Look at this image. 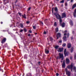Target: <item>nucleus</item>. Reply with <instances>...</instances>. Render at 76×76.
Here are the masks:
<instances>
[{
    "mask_svg": "<svg viewBox=\"0 0 76 76\" xmlns=\"http://www.w3.org/2000/svg\"><path fill=\"white\" fill-rule=\"evenodd\" d=\"M24 76V75H23V76Z\"/></svg>",
    "mask_w": 76,
    "mask_h": 76,
    "instance_id": "nucleus-53",
    "label": "nucleus"
},
{
    "mask_svg": "<svg viewBox=\"0 0 76 76\" xmlns=\"http://www.w3.org/2000/svg\"><path fill=\"white\" fill-rule=\"evenodd\" d=\"M66 16V14L65 13H63L62 14V18H65Z\"/></svg>",
    "mask_w": 76,
    "mask_h": 76,
    "instance_id": "nucleus-10",
    "label": "nucleus"
},
{
    "mask_svg": "<svg viewBox=\"0 0 76 76\" xmlns=\"http://www.w3.org/2000/svg\"><path fill=\"white\" fill-rule=\"evenodd\" d=\"M27 76H31V74H27Z\"/></svg>",
    "mask_w": 76,
    "mask_h": 76,
    "instance_id": "nucleus-24",
    "label": "nucleus"
},
{
    "mask_svg": "<svg viewBox=\"0 0 76 76\" xmlns=\"http://www.w3.org/2000/svg\"><path fill=\"white\" fill-rule=\"evenodd\" d=\"M73 51V48H72L71 49V52L72 53Z\"/></svg>",
    "mask_w": 76,
    "mask_h": 76,
    "instance_id": "nucleus-20",
    "label": "nucleus"
},
{
    "mask_svg": "<svg viewBox=\"0 0 76 76\" xmlns=\"http://www.w3.org/2000/svg\"><path fill=\"white\" fill-rule=\"evenodd\" d=\"M65 71L66 72V74L68 76H71L70 72L67 70V68L65 69Z\"/></svg>",
    "mask_w": 76,
    "mask_h": 76,
    "instance_id": "nucleus-5",
    "label": "nucleus"
},
{
    "mask_svg": "<svg viewBox=\"0 0 76 76\" xmlns=\"http://www.w3.org/2000/svg\"><path fill=\"white\" fill-rule=\"evenodd\" d=\"M76 7V4H74L73 6H72V9H73L75 7Z\"/></svg>",
    "mask_w": 76,
    "mask_h": 76,
    "instance_id": "nucleus-18",
    "label": "nucleus"
},
{
    "mask_svg": "<svg viewBox=\"0 0 76 76\" xmlns=\"http://www.w3.org/2000/svg\"><path fill=\"white\" fill-rule=\"evenodd\" d=\"M66 44L65 43H64L62 44V46L63 47H65L66 46Z\"/></svg>",
    "mask_w": 76,
    "mask_h": 76,
    "instance_id": "nucleus-22",
    "label": "nucleus"
},
{
    "mask_svg": "<svg viewBox=\"0 0 76 76\" xmlns=\"http://www.w3.org/2000/svg\"><path fill=\"white\" fill-rule=\"evenodd\" d=\"M68 68V69H71V71L72 72V70H73V69L74 70V72H76V68L74 66H73V65H72V64L71 65H69L68 66H67Z\"/></svg>",
    "mask_w": 76,
    "mask_h": 76,
    "instance_id": "nucleus-3",
    "label": "nucleus"
},
{
    "mask_svg": "<svg viewBox=\"0 0 76 76\" xmlns=\"http://www.w3.org/2000/svg\"><path fill=\"white\" fill-rule=\"evenodd\" d=\"M6 38H5L2 41L1 43H4V42H5L6 41Z\"/></svg>",
    "mask_w": 76,
    "mask_h": 76,
    "instance_id": "nucleus-15",
    "label": "nucleus"
},
{
    "mask_svg": "<svg viewBox=\"0 0 76 76\" xmlns=\"http://www.w3.org/2000/svg\"><path fill=\"white\" fill-rule=\"evenodd\" d=\"M67 0V1H69V0Z\"/></svg>",
    "mask_w": 76,
    "mask_h": 76,
    "instance_id": "nucleus-51",
    "label": "nucleus"
},
{
    "mask_svg": "<svg viewBox=\"0 0 76 76\" xmlns=\"http://www.w3.org/2000/svg\"><path fill=\"white\" fill-rule=\"evenodd\" d=\"M72 57H70V59H71V60H72Z\"/></svg>",
    "mask_w": 76,
    "mask_h": 76,
    "instance_id": "nucleus-42",
    "label": "nucleus"
},
{
    "mask_svg": "<svg viewBox=\"0 0 76 76\" xmlns=\"http://www.w3.org/2000/svg\"><path fill=\"white\" fill-rule=\"evenodd\" d=\"M69 24L71 26H73V21H72V20H70V21L69 22Z\"/></svg>",
    "mask_w": 76,
    "mask_h": 76,
    "instance_id": "nucleus-12",
    "label": "nucleus"
},
{
    "mask_svg": "<svg viewBox=\"0 0 76 76\" xmlns=\"http://www.w3.org/2000/svg\"><path fill=\"white\" fill-rule=\"evenodd\" d=\"M56 75L57 76H58V73H57L56 74Z\"/></svg>",
    "mask_w": 76,
    "mask_h": 76,
    "instance_id": "nucleus-39",
    "label": "nucleus"
},
{
    "mask_svg": "<svg viewBox=\"0 0 76 76\" xmlns=\"http://www.w3.org/2000/svg\"><path fill=\"white\" fill-rule=\"evenodd\" d=\"M1 24H3V22H1Z\"/></svg>",
    "mask_w": 76,
    "mask_h": 76,
    "instance_id": "nucleus-45",
    "label": "nucleus"
},
{
    "mask_svg": "<svg viewBox=\"0 0 76 76\" xmlns=\"http://www.w3.org/2000/svg\"><path fill=\"white\" fill-rule=\"evenodd\" d=\"M40 23L41 24H42V25H43V23L42 22V21H40Z\"/></svg>",
    "mask_w": 76,
    "mask_h": 76,
    "instance_id": "nucleus-29",
    "label": "nucleus"
},
{
    "mask_svg": "<svg viewBox=\"0 0 76 76\" xmlns=\"http://www.w3.org/2000/svg\"><path fill=\"white\" fill-rule=\"evenodd\" d=\"M24 31L25 32H26V29H24Z\"/></svg>",
    "mask_w": 76,
    "mask_h": 76,
    "instance_id": "nucleus-36",
    "label": "nucleus"
},
{
    "mask_svg": "<svg viewBox=\"0 0 76 76\" xmlns=\"http://www.w3.org/2000/svg\"><path fill=\"white\" fill-rule=\"evenodd\" d=\"M60 3H64V0H62V1H61L60 2Z\"/></svg>",
    "mask_w": 76,
    "mask_h": 76,
    "instance_id": "nucleus-27",
    "label": "nucleus"
},
{
    "mask_svg": "<svg viewBox=\"0 0 76 76\" xmlns=\"http://www.w3.org/2000/svg\"><path fill=\"white\" fill-rule=\"evenodd\" d=\"M64 37L63 38V40L64 41H67V37L68 38H69V33H67V31L65 30L64 32Z\"/></svg>",
    "mask_w": 76,
    "mask_h": 76,
    "instance_id": "nucleus-2",
    "label": "nucleus"
},
{
    "mask_svg": "<svg viewBox=\"0 0 76 76\" xmlns=\"http://www.w3.org/2000/svg\"><path fill=\"white\" fill-rule=\"evenodd\" d=\"M71 44L68 43V44L67 45V47L68 48H70V47H71Z\"/></svg>",
    "mask_w": 76,
    "mask_h": 76,
    "instance_id": "nucleus-11",
    "label": "nucleus"
},
{
    "mask_svg": "<svg viewBox=\"0 0 76 76\" xmlns=\"http://www.w3.org/2000/svg\"><path fill=\"white\" fill-rule=\"evenodd\" d=\"M29 32L30 33H32V31H31V30H29Z\"/></svg>",
    "mask_w": 76,
    "mask_h": 76,
    "instance_id": "nucleus-37",
    "label": "nucleus"
},
{
    "mask_svg": "<svg viewBox=\"0 0 76 76\" xmlns=\"http://www.w3.org/2000/svg\"><path fill=\"white\" fill-rule=\"evenodd\" d=\"M23 18H25V19H26V15L25 14H24V15H22Z\"/></svg>",
    "mask_w": 76,
    "mask_h": 76,
    "instance_id": "nucleus-17",
    "label": "nucleus"
},
{
    "mask_svg": "<svg viewBox=\"0 0 76 76\" xmlns=\"http://www.w3.org/2000/svg\"><path fill=\"white\" fill-rule=\"evenodd\" d=\"M17 0H16V2H17Z\"/></svg>",
    "mask_w": 76,
    "mask_h": 76,
    "instance_id": "nucleus-52",
    "label": "nucleus"
},
{
    "mask_svg": "<svg viewBox=\"0 0 76 76\" xmlns=\"http://www.w3.org/2000/svg\"><path fill=\"white\" fill-rule=\"evenodd\" d=\"M55 31H56V32H57L58 31V28H56Z\"/></svg>",
    "mask_w": 76,
    "mask_h": 76,
    "instance_id": "nucleus-19",
    "label": "nucleus"
},
{
    "mask_svg": "<svg viewBox=\"0 0 76 76\" xmlns=\"http://www.w3.org/2000/svg\"><path fill=\"white\" fill-rule=\"evenodd\" d=\"M54 8H53L52 9V13H53V10H54Z\"/></svg>",
    "mask_w": 76,
    "mask_h": 76,
    "instance_id": "nucleus-31",
    "label": "nucleus"
},
{
    "mask_svg": "<svg viewBox=\"0 0 76 76\" xmlns=\"http://www.w3.org/2000/svg\"><path fill=\"white\" fill-rule=\"evenodd\" d=\"M62 67H65V63L64 62V61L62 64Z\"/></svg>",
    "mask_w": 76,
    "mask_h": 76,
    "instance_id": "nucleus-16",
    "label": "nucleus"
},
{
    "mask_svg": "<svg viewBox=\"0 0 76 76\" xmlns=\"http://www.w3.org/2000/svg\"><path fill=\"white\" fill-rule=\"evenodd\" d=\"M20 31L21 32H23V30H21Z\"/></svg>",
    "mask_w": 76,
    "mask_h": 76,
    "instance_id": "nucleus-40",
    "label": "nucleus"
},
{
    "mask_svg": "<svg viewBox=\"0 0 76 76\" xmlns=\"http://www.w3.org/2000/svg\"><path fill=\"white\" fill-rule=\"evenodd\" d=\"M50 41H52L53 40V38L51 37H50Z\"/></svg>",
    "mask_w": 76,
    "mask_h": 76,
    "instance_id": "nucleus-28",
    "label": "nucleus"
},
{
    "mask_svg": "<svg viewBox=\"0 0 76 76\" xmlns=\"http://www.w3.org/2000/svg\"><path fill=\"white\" fill-rule=\"evenodd\" d=\"M44 34H46L47 32H45V31H44Z\"/></svg>",
    "mask_w": 76,
    "mask_h": 76,
    "instance_id": "nucleus-33",
    "label": "nucleus"
},
{
    "mask_svg": "<svg viewBox=\"0 0 76 76\" xmlns=\"http://www.w3.org/2000/svg\"><path fill=\"white\" fill-rule=\"evenodd\" d=\"M69 54V52L66 51V49H65L64 50V54L65 56H66Z\"/></svg>",
    "mask_w": 76,
    "mask_h": 76,
    "instance_id": "nucleus-6",
    "label": "nucleus"
},
{
    "mask_svg": "<svg viewBox=\"0 0 76 76\" xmlns=\"http://www.w3.org/2000/svg\"><path fill=\"white\" fill-rule=\"evenodd\" d=\"M33 28H34V29H35V28H36V27H35V26H33Z\"/></svg>",
    "mask_w": 76,
    "mask_h": 76,
    "instance_id": "nucleus-34",
    "label": "nucleus"
},
{
    "mask_svg": "<svg viewBox=\"0 0 76 76\" xmlns=\"http://www.w3.org/2000/svg\"><path fill=\"white\" fill-rule=\"evenodd\" d=\"M67 4L66 3H65V6H67Z\"/></svg>",
    "mask_w": 76,
    "mask_h": 76,
    "instance_id": "nucleus-35",
    "label": "nucleus"
},
{
    "mask_svg": "<svg viewBox=\"0 0 76 76\" xmlns=\"http://www.w3.org/2000/svg\"><path fill=\"white\" fill-rule=\"evenodd\" d=\"M35 35H37V33H35Z\"/></svg>",
    "mask_w": 76,
    "mask_h": 76,
    "instance_id": "nucleus-46",
    "label": "nucleus"
},
{
    "mask_svg": "<svg viewBox=\"0 0 76 76\" xmlns=\"http://www.w3.org/2000/svg\"><path fill=\"white\" fill-rule=\"evenodd\" d=\"M55 12H57V11H58V10H57V8L55 7Z\"/></svg>",
    "mask_w": 76,
    "mask_h": 76,
    "instance_id": "nucleus-21",
    "label": "nucleus"
},
{
    "mask_svg": "<svg viewBox=\"0 0 76 76\" xmlns=\"http://www.w3.org/2000/svg\"><path fill=\"white\" fill-rule=\"evenodd\" d=\"M28 35V36H31V34H29Z\"/></svg>",
    "mask_w": 76,
    "mask_h": 76,
    "instance_id": "nucleus-43",
    "label": "nucleus"
},
{
    "mask_svg": "<svg viewBox=\"0 0 76 76\" xmlns=\"http://www.w3.org/2000/svg\"><path fill=\"white\" fill-rule=\"evenodd\" d=\"M74 58L75 59H76V54L75 55Z\"/></svg>",
    "mask_w": 76,
    "mask_h": 76,
    "instance_id": "nucleus-30",
    "label": "nucleus"
},
{
    "mask_svg": "<svg viewBox=\"0 0 76 76\" xmlns=\"http://www.w3.org/2000/svg\"><path fill=\"white\" fill-rule=\"evenodd\" d=\"M27 0V1H28V0Z\"/></svg>",
    "mask_w": 76,
    "mask_h": 76,
    "instance_id": "nucleus-57",
    "label": "nucleus"
},
{
    "mask_svg": "<svg viewBox=\"0 0 76 76\" xmlns=\"http://www.w3.org/2000/svg\"><path fill=\"white\" fill-rule=\"evenodd\" d=\"M46 20H47V19H46Z\"/></svg>",
    "mask_w": 76,
    "mask_h": 76,
    "instance_id": "nucleus-56",
    "label": "nucleus"
},
{
    "mask_svg": "<svg viewBox=\"0 0 76 76\" xmlns=\"http://www.w3.org/2000/svg\"><path fill=\"white\" fill-rule=\"evenodd\" d=\"M54 25L55 26H57V23L56 22H55L54 23Z\"/></svg>",
    "mask_w": 76,
    "mask_h": 76,
    "instance_id": "nucleus-23",
    "label": "nucleus"
},
{
    "mask_svg": "<svg viewBox=\"0 0 76 76\" xmlns=\"http://www.w3.org/2000/svg\"><path fill=\"white\" fill-rule=\"evenodd\" d=\"M51 58H50V60H51Z\"/></svg>",
    "mask_w": 76,
    "mask_h": 76,
    "instance_id": "nucleus-50",
    "label": "nucleus"
},
{
    "mask_svg": "<svg viewBox=\"0 0 76 76\" xmlns=\"http://www.w3.org/2000/svg\"><path fill=\"white\" fill-rule=\"evenodd\" d=\"M66 64H69L70 63V60L68 58H66Z\"/></svg>",
    "mask_w": 76,
    "mask_h": 76,
    "instance_id": "nucleus-8",
    "label": "nucleus"
},
{
    "mask_svg": "<svg viewBox=\"0 0 76 76\" xmlns=\"http://www.w3.org/2000/svg\"><path fill=\"white\" fill-rule=\"evenodd\" d=\"M61 62H62V61H61Z\"/></svg>",
    "mask_w": 76,
    "mask_h": 76,
    "instance_id": "nucleus-55",
    "label": "nucleus"
},
{
    "mask_svg": "<svg viewBox=\"0 0 76 76\" xmlns=\"http://www.w3.org/2000/svg\"><path fill=\"white\" fill-rule=\"evenodd\" d=\"M73 0H71V2H73Z\"/></svg>",
    "mask_w": 76,
    "mask_h": 76,
    "instance_id": "nucleus-44",
    "label": "nucleus"
},
{
    "mask_svg": "<svg viewBox=\"0 0 76 76\" xmlns=\"http://www.w3.org/2000/svg\"><path fill=\"white\" fill-rule=\"evenodd\" d=\"M62 42V40H61V39L59 41V43H61Z\"/></svg>",
    "mask_w": 76,
    "mask_h": 76,
    "instance_id": "nucleus-26",
    "label": "nucleus"
},
{
    "mask_svg": "<svg viewBox=\"0 0 76 76\" xmlns=\"http://www.w3.org/2000/svg\"><path fill=\"white\" fill-rule=\"evenodd\" d=\"M40 62H38V63H39H39H40Z\"/></svg>",
    "mask_w": 76,
    "mask_h": 76,
    "instance_id": "nucleus-48",
    "label": "nucleus"
},
{
    "mask_svg": "<svg viewBox=\"0 0 76 76\" xmlns=\"http://www.w3.org/2000/svg\"><path fill=\"white\" fill-rule=\"evenodd\" d=\"M71 39H73V37H72Z\"/></svg>",
    "mask_w": 76,
    "mask_h": 76,
    "instance_id": "nucleus-49",
    "label": "nucleus"
},
{
    "mask_svg": "<svg viewBox=\"0 0 76 76\" xmlns=\"http://www.w3.org/2000/svg\"><path fill=\"white\" fill-rule=\"evenodd\" d=\"M20 26H21V28H23V25H22V24H20Z\"/></svg>",
    "mask_w": 76,
    "mask_h": 76,
    "instance_id": "nucleus-25",
    "label": "nucleus"
},
{
    "mask_svg": "<svg viewBox=\"0 0 76 76\" xmlns=\"http://www.w3.org/2000/svg\"><path fill=\"white\" fill-rule=\"evenodd\" d=\"M31 7H29L28 9V11H29L30 10H31Z\"/></svg>",
    "mask_w": 76,
    "mask_h": 76,
    "instance_id": "nucleus-32",
    "label": "nucleus"
},
{
    "mask_svg": "<svg viewBox=\"0 0 76 76\" xmlns=\"http://www.w3.org/2000/svg\"><path fill=\"white\" fill-rule=\"evenodd\" d=\"M58 47H59V46H56L55 47L56 49H57L58 51V52H61L63 51V49H61V48H58Z\"/></svg>",
    "mask_w": 76,
    "mask_h": 76,
    "instance_id": "nucleus-4",
    "label": "nucleus"
},
{
    "mask_svg": "<svg viewBox=\"0 0 76 76\" xmlns=\"http://www.w3.org/2000/svg\"><path fill=\"white\" fill-rule=\"evenodd\" d=\"M59 55L60 56L59 58H61V60H63V55L62 54H61L60 53H59Z\"/></svg>",
    "mask_w": 76,
    "mask_h": 76,
    "instance_id": "nucleus-7",
    "label": "nucleus"
},
{
    "mask_svg": "<svg viewBox=\"0 0 76 76\" xmlns=\"http://www.w3.org/2000/svg\"><path fill=\"white\" fill-rule=\"evenodd\" d=\"M19 15H20V16H21V13H20L19 12Z\"/></svg>",
    "mask_w": 76,
    "mask_h": 76,
    "instance_id": "nucleus-38",
    "label": "nucleus"
},
{
    "mask_svg": "<svg viewBox=\"0 0 76 76\" xmlns=\"http://www.w3.org/2000/svg\"><path fill=\"white\" fill-rule=\"evenodd\" d=\"M45 53L46 54H48L49 53V50L47 49H45Z\"/></svg>",
    "mask_w": 76,
    "mask_h": 76,
    "instance_id": "nucleus-14",
    "label": "nucleus"
},
{
    "mask_svg": "<svg viewBox=\"0 0 76 76\" xmlns=\"http://www.w3.org/2000/svg\"><path fill=\"white\" fill-rule=\"evenodd\" d=\"M76 9L75 10L74 12L73 13V16L75 18H76Z\"/></svg>",
    "mask_w": 76,
    "mask_h": 76,
    "instance_id": "nucleus-13",
    "label": "nucleus"
},
{
    "mask_svg": "<svg viewBox=\"0 0 76 76\" xmlns=\"http://www.w3.org/2000/svg\"><path fill=\"white\" fill-rule=\"evenodd\" d=\"M26 23H29V21H27Z\"/></svg>",
    "mask_w": 76,
    "mask_h": 76,
    "instance_id": "nucleus-41",
    "label": "nucleus"
},
{
    "mask_svg": "<svg viewBox=\"0 0 76 76\" xmlns=\"http://www.w3.org/2000/svg\"><path fill=\"white\" fill-rule=\"evenodd\" d=\"M73 32H74V31H73Z\"/></svg>",
    "mask_w": 76,
    "mask_h": 76,
    "instance_id": "nucleus-54",
    "label": "nucleus"
},
{
    "mask_svg": "<svg viewBox=\"0 0 76 76\" xmlns=\"http://www.w3.org/2000/svg\"><path fill=\"white\" fill-rule=\"evenodd\" d=\"M54 15L56 16V17L57 19H59L60 24V25L62 26V28H64V26H65V24L64 23H62L61 24V22H62V20L61 19V16L57 13H54Z\"/></svg>",
    "mask_w": 76,
    "mask_h": 76,
    "instance_id": "nucleus-1",
    "label": "nucleus"
},
{
    "mask_svg": "<svg viewBox=\"0 0 76 76\" xmlns=\"http://www.w3.org/2000/svg\"><path fill=\"white\" fill-rule=\"evenodd\" d=\"M61 34L60 33H57V39H58V37H60L61 36Z\"/></svg>",
    "mask_w": 76,
    "mask_h": 76,
    "instance_id": "nucleus-9",
    "label": "nucleus"
},
{
    "mask_svg": "<svg viewBox=\"0 0 76 76\" xmlns=\"http://www.w3.org/2000/svg\"><path fill=\"white\" fill-rule=\"evenodd\" d=\"M58 57L57 58V59H58Z\"/></svg>",
    "mask_w": 76,
    "mask_h": 76,
    "instance_id": "nucleus-47",
    "label": "nucleus"
}]
</instances>
